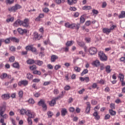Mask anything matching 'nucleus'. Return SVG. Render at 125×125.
Segmentation results:
<instances>
[{
	"label": "nucleus",
	"instance_id": "1",
	"mask_svg": "<svg viewBox=\"0 0 125 125\" xmlns=\"http://www.w3.org/2000/svg\"><path fill=\"white\" fill-rule=\"evenodd\" d=\"M14 27H18L19 26H22L24 28H28L29 27V19H25L23 21L20 19H18L14 23Z\"/></svg>",
	"mask_w": 125,
	"mask_h": 125
},
{
	"label": "nucleus",
	"instance_id": "2",
	"mask_svg": "<svg viewBox=\"0 0 125 125\" xmlns=\"http://www.w3.org/2000/svg\"><path fill=\"white\" fill-rule=\"evenodd\" d=\"M6 109V106L5 105L0 106V116L3 118V119H7L8 118L7 114H5L3 115Z\"/></svg>",
	"mask_w": 125,
	"mask_h": 125
},
{
	"label": "nucleus",
	"instance_id": "3",
	"mask_svg": "<svg viewBox=\"0 0 125 125\" xmlns=\"http://www.w3.org/2000/svg\"><path fill=\"white\" fill-rule=\"evenodd\" d=\"M30 114L29 111H27V115H28V118H27V122L29 125H32L33 122H32V119H34L36 117V114L34 112H32L31 114Z\"/></svg>",
	"mask_w": 125,
	"mask_h": 125
},
{
	"label": "nucleus",
	"instance_id": "4",
	"mask_svg": "<svg viewBox=\"0 0 125 125\" xmlns=\"http://www.w3.org/2000/svg\"><path fill=\"white\" fill-rule=\"evenodd\" d=\"M22 8V6L19 4H16L14 6L9 7L8 8V10L11 12H15L18 9H20Z\"/></svg>",
	"mask_w": 125,
	"mask_h": 125
},
{
	"label": "nucleus",
	"instance_id": "5",
	"mask_svg": "<svg viewBox=\"0 0 125 125\" xmlns=\"http://www.w3.org/2000/svg\"><path fill=\"white\" fill-rule=\"evenodd\" d=\"M98 54L100 59L101 61L105 62V61H107V60H108V58L107 57V56L105 55L103 51H100Z\"/></svg>",
	"mask_w": 125,
	"mask_h": 125
},
{
	"label": "nucleus",
	"instance_id": "6",
	"mask_svg": "<svg viewBox=\"0 0 125 125\" xmlns=\"http://www.w3.org/2000/svg\"><path fill=\"white\" fill-rule=\"evenodd\" d=\"M39 106H42L43 111H46L47 110V107L46 104L44 103V101L42 100H41L38 103Z\"/></svg>",
	"mask_w": 125,
	"mask_h": 125
},
{
	"label": "nucleus",
	"instance_id": "7",
	"mask_svg": "<svg viewBox=\"0 0 125 125\" xmlns=\"http://www.w3.org/2000/svg\"><path fill=\"white\" fill-rule=\"evenodd\" d=\"M25 49L29 51H31L32 52H37V48L34 47L32 45L26 46Z\"/></svg>",
	"mask_w": 125,
	"mask_h": 125
},
{
	"label": "nucleus",
	"instance_id": "8",
	"mask_svg": "<svg viewBox=\"0 0 125 125\" xmlns=\"http://www.w3.org/2000/svg\"><path fill=\"white\" fill-rule=\"evenodd\" d=\"M89 52L91 55H94L97 53V49L94 47H91L89 49Z\"/></svg>",
	"mask_w": 125,
	"mask_h": 125
},
{
	"label": "nucleus",
	"instance_id": "9",
	"mask_svg": "<svg viewBox=\"0 0 125 125\" xmlns=\"http://www.w3.org/2000/svg\"><path fill=\"white\" fill-rule=\"evenodd\" d=\"M80 27H81V24L80 23H78V24L72 23L70 24L69 28L76 29L77 31H78L79 29H80Z\"/></svg>",
	"mask_w": 125,
	"mask_h": 125
},
{
	"label": "nucleus",
	"instance_id": "10",
	"mask_svg": "<svg viewBox=\"0 0 125 125\" xmlns=\"http://www.w3.org/2000/svg\"><path fill=\"white\" fill-rule=\"evenodd\" d=\"M28 112H29V115H30L32 114V113H33V112H31V110H27V111H26V110H25V109H21L20 110V114L21 115H26L27 116H28Z\"/></svg>",
	"mask_w": 125,
	"mask_h": 125
},
{
	"label": "nucleus",
	"instance_id": "11",
	"mask_svg": "<svg viewBox=\"0 0 125 125\" xmlns=\"http://www.w3.org/2000/svg\"><path fill=\"white\" fill-rule=\"evenodd\" d=\"M86 104L87 105V106L85 110V113H86V114H88L90 112L91 105H90V103L89 102L86 103Z\"/></svg>",
	"mask_w": 125,
	"mask_h": 125
},
{
	"label": "nucleus",
	"instance_id": "12",
	"mask_svg": "<svg viewBox=\"0 0 125 125\" xmlns=\"http://www.w3.org/2000/svg\"><path fill=\"white\" fill-rule=\"evenodd\" d=\"M18 32L20 35H24V34H27L28 31L26 29H22L21 28H18Z\"/></svg>",
	"mask_w": 125,
	"mask_h": 125
},
{
	"label": "nucleus",
	"instance_id": "13",
	"mask_svg": "<svg viewBox=\"0 0 125 125\" xmlns=\"http://www.w3.org/2000/svg\"><path fill=\"white\" fill-rule=\"evenodd\" d=\"M18 85L19 86H21V85H24V86H26V85H28V81L22 80V81H20L18 83Z\"/></svg>",
	"mask_w": 125,
	"mask_h": 125
},
{
	"label": "nucleus",
	"instance_id": "14",
	"mask_svg": "<svg viewBox=\"0 0 125 125\" xmlns=\"http://www.w3.org/2000/svg\"><path fill=\"white\" fill-rule=\"evenodd\" d=\"M93 116L96 121H99V120H100V116L98 115V112L97 111L94 112L93 114Z\"/></svg>",
	"mask_w": 125,
	"mask_h": 125
},
{
	"label": "nucleus",
	"instance_id": "15",
	"mask_svg": "<svg viewBox=\"0 0 125 125\" xmlns=\"http://www.w3.org/2000/svg\"><path fill=\"white\" fill-rule=\"evenodd\" d=\"M1 98L3 100H7V99L10 98V96L9 95V94H4L1 95Z\"/></svg>",
	"mask_w": 125,
	"mask_h": 125
},
{
	"label": "nucleus",
	"instance_id": "16",
	"mask_svg": "<svg viewBox=\"0 0 125 125\" xmlns=\"http://www.w3.org/2000/svg\"><path fill=\"white\" fill-rule=\"evenodd\" d=\"M3 42H5V44H9L11 41V37L6 38L5 40L2 39Z\"/></svg>",
	"mask_w": 125,
	"mask_h": 125
},
{
	"label": "nucleus",
	"instance_id": "17",
	"mask_svg": "<svg viewBox=\"0 0 125 125\" xmlns=\"http://www.w3.org/2000/svg\"><path fill=\"white\" fill-rule=\"evenodd\" d=\"M34 36L35 39H36V40H38V41L41 40V39H42V36H41L40 37L39 33H38V32H35L34 33Z\"/></svg>",
	"mask_w": 125,
	"mask_h": 125
},
{
	"label": "nucleus",
	"instance_id": "18",
	"mask_svg": "<svg viewBox=\"0 0 125 125\" xmlns=\"http://www.w3.org/2000/svg\"><path fill=\"white\" fill-rule=\"evenodd\" d=\"M92 65L95 67H98L100 66V62L98 60H96L93 62Z\"/></svg>",
	"mask_w": 125,
	"mask_h": 125
},
{
	"label": "nucleus",
	"instance_id": "19",
	"mask_svg": "<svg viewBox=\"0 0 125 125\" xmlns=\"http://www.w3.org/2000/svg\"><path fill=\"white\" fill-rule=\"evenodd\" d=\"M58 56L55 55H52L51 56V62H55V61L58 59Z\"/></svg>",
	"mask_w": 125,
	"mask_h": 125
},
{
	"label": "nucleus",
	"instance_id": "20",
	"mask_svg": "<svg viewBox=\"0 0 125 125\" xmlns=\"http://www.w3.org/2000/svg\"><path fill=\"white\" fill-rule=\"evenodd\" d=\"M35 64L38 66H42L43 65V62L41 60H35Z\"/></svg>",
	"mask_w": 125,
	"mask_h": 125
},
{
	"label": "nucleus",
	"instance_id": "21",
	"mask_svg": "<svg viewBox=\"0 0 125 125\" xmlns=\"http://www.w3.org/2000/svg\"><path fill=\"white\" fill-rule=\"evenodd\" d=\"M67 113H68V111H67V109L66 108L62 109L61 115L62 116V117H65Z\"/></svg>",
	"mask_w": 125,
	"mask_h": 125
},
{
	"label": "nucleus",
	"instance_id": "22",
	"mask_svg": "<svg viewBox=\"0 0 125 125\" xmlns=\"http://www.w3.org/2000/svg\"><path fill=\"white\" fill-rule=\"evenodd\" d=\"M103 32L104 34H106V35H109L110 33H111V31L109 28H104L103 29Z\"/></svg>",
	"mask_w": 125,
	"mask_h": 125
},
{
	"label": "nucleus",
	"instance_id": "23",
	"mask_svg": "<svg viewBox=\"0 0 125 125\" xmlns=\"http://www.w3.org/2000/svg\"><path fill=\"white\" fill-rule=\"evenodd\" d=\"M105 72L107 74H110V73L112 72V69H111V66L107 65L106 66H105Z\"/></svg>",
	"mask_w": 125,
	"mask_h": 125
},
{
	"label": "nucleus",
	"instance_id": "24",
	"mask_svg": "<svg viewBox=\"0 0 125 125\" xmlns=\"http://www.w3.org/2000/svg\"><path fill=\"white\" fill-rule=\"evenodd\" d=\"M64 96V92L62 91V94L59 95L58 97L56 98H54L53 99H54L56 102L60 98H62Z\"/></svg>",
	"mask_w": 125,
	"mask_h": 125
},
{
	"label": "nucleus",
	"instance_id": "25",
	"mask_svg": "<svg viewBox=\"0 0 125 125\" xmlns=\"http://www.w3.org/2000/svg\"><path fill=\"white\" fill-rule=\"evenodd\" d=\"M36 61L32 60V59H29L26 61L27 64H28L29 65H32L33 64H35V62Z\"/></svg>",
	"mask_w": 125,
	"mask_h": 125
},
{
	"label": "nucleus",
	"instance_id": "26",
	"mask_svg": "<svg viewBox=\"0 0 125 125\" xmlns=\"http://www.w3.org/2000/svg\"><path fill=\"white\" fill-rule=\"evenodd\" d=\"M12 67L15 68L16 69H19L20 68V65H19V63L18 62H15L12 64Z\"/></svg>",
	"mask_w": 125,
	"mask_h": 125
},
{
	"label": "nucleus",
	"instance_id": "27",
	"mask_svg": "<svg viewBox=\"0 0 125 125\" xmlns=\"http://www.w3.org/2000/svg\"><path fill=\"white\" fill-rule=\"evenodd\" d=\"M74 42L73 41H67L65 43V45L68 47L71 46V45H73V44L74 43Z\"/></svg>",
	"mask_w": 125,
	"mask_h": 125
},
{
	"label": "nucleus",
	"instance_id": "28",
	"mask_svg": "<svg viewBox=\"0 0 125 125\" xmlns=\"http://www.w3.org/2000/svg\"><path fill=\"white\" fill-rule=\"evenodd\" d=\"M67 2L69 5H73V4H75L77 3V1H74V0H67Z\"/></svg>",
	"mask_w": 125,
	"mask_h": 125
},
{
	"label": "nucleus",
	"instance_id": "29",
	"mask_svg": "<svg viewBox=\"0 0 125 125\" xmlns=\"http://www.w3.org/2000/svg\"><path fill=\"white\" fill-rule=\"evenodd\" d=\"M11 41L14 42H19L20 40L15 37H11Z\"/></svg>",
	"mask_w": 125,
	"mask_h": 125
},
{
	"label": "nucleus",
	"instance_id": "30",
	"mask_svg": "<svg viewBox=\"0 0 125 125\" xmlns=\"http://www.w3.org/2000/svg\"><path fill=\"white\" fill-rule=\"evenodd\" d=\"M55 2L57 4H61V3H64L65 2V0H55Z\"/></svg>",
	"mask_w": 125,
	"mask_h": 125
},
{
	"label": "nucleus",
	"instance_id": "31",
	"mask_svg": "<svg viewBox=\"0 0 125 125\" xmlns=\"http://www.w3.org/2000/svg\"><path fill=\"white\" fill-rule=\"evenodd\" d=\"M49 104L50 106H51L52 107L54 106L55 104H56V101L54 99H53Z\"/></svg>",
	"mask_w": 125,
	"mask_h": 125
},
{
	"label": "nucleus",
	"instance_id": "32",
	"mask_svg": "<svg viewBox=\"0 0 125 125\" xmlns=\"http://www.w3.org/2000/svg\"><path fill=\"white\" fill-rule=\"evenodd\" d=\"M18 94L20 98H21V99L23 98V94H24V93L23 92V90H21L19 91Z\"/></svg>",
	"mask_w": 125,
	"mask_h": 125
},
{
	"label": "nucleus",
	"instance_id": "33",
	"mask_svg": "<svg viewBox=\"0 0 125 125\" xmlns=\"http://www.w3.org/2000/svg\"><path fill=\"white\" fill-rule=\"evenodd\" d=\"M26 77L28 80H33V78H34V76L31 73H28L26 75Z\"/></svg>",
	"mask_w": 125,
	"mask_h": 125
},
{
	"label": "nucleus",
	"instance_id": "34",
	"mask_svg": "<svg viewBox=\"0 0 125 125\" xmlns=\"http://www.w3.org/2000/svg\"><path fill=\"white\" fill-rule=\"evenodd\" d=\"M109 113L110 114L111 116H116V112L115 111H114L113 109H109Z\"/></svg>",
	"mask_w": 125,
	"mask_h": 125
},
{
	"label": "nucleus",
	"instance_id": "35",
	"mask_svg": "<svg viewBox=\"0 0 125 125\" xmlns=\"http://www.w3.org/2000/svg\"><path fill=\"white\" fill-rule=\"evenodd\" d=\"M88 73V70L87 69H85L83 70V71L81 73V75L82 76H84V75H86Z\"/></svg>",
	"mask_w": 125,
	"mask_h": 125
},
{
	"label": "nucleus",
	"instance_id": "36",
	"mask_svg": "<svg viewBox=\"0 0 125 125\" xmlns=\"http://www.w3.org/2000/svg\"><path fill=\"white\" fill-rule=\"evenodd\" d=\"M119 18H125V11H122L120 15L119 16Z\"/></svg>",
	"mask_w": 125,
	"mask_h": 125
},
{
	"label": "nucleus",
	"instance_id": "37",
	"mask_svg": "<svg viewBox=\"0 0 125 125\" xmlns=\"http://www.w3.org/2000/svg\"><path fill=\"white\" fill-rule=\"evenodd\" d=\"M84 21H85V19H84V17H83V16H82L80 17V23L81 24H83V23H84Z\"/></svg>",
	"mask_w": 125,
	"mask_h": 125
},
{
	"label": "nucleus",
	"instance_id": "38",
	"mask_svg": "<svg viewBox=\"0 0 125 125\" xmlns=\"http://www.w3.org/2000/svg\"><path fill=\"white\" fill-rule=\"evenodd\" d=\"M47 115L48 118H52V116H53L54 114H53V112H52L50 111H49L47 112Z\"/></svg>",
	"mask_w": 125,
	"mask_h": 125
},
{
	"label": "nucleus",
	"instance_id": "39",
	"mask_svg": "<svg viewBox=\"0 0 125 125\" xmlns=\"http://www.w3.org/2000/svg\"><path fill=\"white\" fill-rule=\"evenodd\" d=\"M6 78H7V74L6 73H2L0 77L1 80H4V79H6Z\"/></svg>",
	"mask_w": 125,
	"mask_h": 125
},
{
	"label": "nucleus",
	"instance_id": "40",
	"mask_svg": "<svg viewBox=\"0 0 125 125\" xmlns=\"http://www.w3.org/2000/svg\"><path fill=\"white\" fill-rule=\"evenodd\" d=\"M78 44L79 45V46H81V47H83L84 46V42H77Z\"/></svg>",
	"mask_w": 125,
	"mask_h": 125
},
{
	"label": "nucleus",
	"instance_id": "41",
	"mask_svg": "<svg viewBox=\"0 0 125 125\" xmlns=\"http://www.w3.org/2000/svg\"><path fill=\"white\" fill-rule=\"evenodd\" d=\"M33 73L34 75H39V76H41L42 75V72L39 70H35L33 72Z\"/></svg>",
	"mask_w": 125,
	"mask_h": 125
},
{
	"label": "nucleus",
	"instance_id": "42",
	"mask_svg": "<svg viewBox=\"0 0 125 125\" xmlns=\"http://www.w3.org/2000/svg\"><path fill=\"white\" fill-rule=\"evenodd\" d=\"M83 10H89L91 9V6H84L83 7Z\"/></svg>",
	"mask_w": 125,
	"mask_h": 125
},
{
	"label": "nucleus",
	"instance_id": "43",
	"mask_svg": "<svg viewBox=\"0 0 125 125\" xmlns=\"http://www.w3.org/2000/svg\"><path fill=\"white\" fill-rule=\"evenodd\" d=\"M74 71H75V72H77V73H80V72H81V68L79 67L78 66H75L74 67Z\"/></svg>",
	"mask_w": 125,
	"mask_h": 125
},
{
	"label": "nucleus",
	"instance_id": "44",
	"mask_svg": "<svg viewBox=\"0 0 125 125\" xmlns=\"http://www.w3.org/2000/svg\"><path fill=\"white\" fill-rule=\"evenodd\" d=\"M118 78L120 79V82H121L122 81H124L125 76L123 75V74L120 73V74H119V76Z\"/></svg>",
	"mask_w": 125,
	"mask_h": 125
},
{
	"label": "nucleus",
	"instance_id": "45",
	"mask_svg": "<svg viewBox=\"0 0 125 125\" xmlns=\"http://www.w3.org/2000/svg\"><path fill=\"white\" fill-rule=\"evenodd\" d=\"M30 70H31V71H34V70L37 69V66L36 65H33L32 66H30L29 67Z\"/></svg>",
	"mask_w": 125,
	"mask_h": 125
},
{
	"label": "nucleus",
	"instance_id": "46",
	"mask_svg": "<svg viewBox=\"0 0 125 125\" xmlns=\"http://www.w3.org/2000/svg\"><path fill=\"white\" fill-rule=\"evenodd\" d=\"M6 21L7 23H9V22H13V21H14V18L11 17L9 19H7Z\"/></svg>",
	"mask_w": 125,
	"mask_h": 125
},
{
	"label": "nucleus",
	"instance_id": "47",
	"mask_svg": "<svg viewBox=\"0 0 125 125\" xmlns=\"http://www.w3.org/2000/svg\"><path fill=\"white\" fill-rule=\"evenodd\" d=\"M27 101L29 104H34L35 103V100L32 98L29 99Z\"/></svg>",
	"mask_w": 125,
	"mask_h": 125
},
{
	"label": "nucleus",
	"instance_id": "48",
	"mask_svg": "<svg viewBox=\"0 0 125 125\" xmlns=\"http://www.w3.org/2000/svg\"><path fill=\"white\" fill-rule=\"evenodd\" d=\"M53 92L54 94H55V95H57V94H59V90H58V89H54Z\"/></svg>",
	"mask_w": 125,
	"mask_h": 125
},
{
	"label": "nucleus",
	"instance_id": "49",
	"mask_svg": "<svg viewBox=\"0 0 125 125\" xmlns=\"http://www.w3.org/2000/svg\"><path fill=\"white\" fill-rule=\"evenodd\" d=\"M9 60L10 62H14L15 61V57H14V56H12L9 58Z\"/></svg>",
	"mask_w": 125,
	"mask_h": 125
},
{
	"label": "nucleus",
	"instance_id": "50",
	"mask_svg": "<svg viewBox=\"0 0 125 125\" xmlns=\"http://www.w3.org/2000/svg\"><path fill=\"white\" fill-rule=\"evenodd\" d=\"M6 2L9 4H11L14 2V0H6Z\"/></svg>",
	"mask_w": 125,
	"mask_h": 125
},
{
	"label": "nucleus",
	"instance_id": "51",
	"mask_svg": "<svg viewBox=\"0 0 125 125\" xmlns=\"http://www.w3.org/2000/svg\"><path fill=\"white\" fill-rule=\"evenodd\" d=\"M51 83V82L50 81L45 82L43 83V85L44 86L49 85V84H50Z\"/></svg>",
	"mask_w": 125,
	"mask_h": 125
},
{
	"label": "nucleus",
	"instance_id": "52",
	"mask_svg": "<svg viewBox=\"0 0 125 125\" xmlns=\"http://www.w3.org/2000/svg\"><path fill=\"white\" fill-rule=\"evenodd\" d=\"M79 54H80L81 55H82L83 57H85V53L83 52V51H80L79 52Z\"/></svg>",
	"mask_w": 125,
	"mask_h": 125
},
{
	"label": "nucleus",
	"instance_id": "53",
	"mask_svg": "<svg viewBox=\"0 0 125 125\" xmlns=\"http://www.w3.org/2000/svg\"><path fill=\"white\" fill-rule=\"evenodd\" d=\"M9 49L10 51H11L12 52H14V51H15V50L16 49V48H15V47H14L13 46H11L9 47Z\"/></svg>",
	"mask_w": 125,
	"mask_h": 125
},
{
	"label": "nucleus",
	"instance_id": "54",
	"mask_svg": "<svg viewBox=\"0 0 125 125\" xmlns=\"http://www.w3.org/2000/svg\"><path fill=\"white\" fill-rule=\"evenodd\" d=\"M69 10H70V11H76L77 10V8L75 7H70L69 8Z\"/></svg>",
	"mask_w": 125,
	"mask_h": 125
},
{
	"label": "nucleus",
	"instance_id": "55",
	"mask_svg": "<svg viewBox=\"0 0 125 125\" xmlns=\"http://www.w3.org/2000/svg\"><path fill=\"white\" fill-rule=\"evenodd\" d=\"M60 68H61V65L59 64H57L55 66V70H59V69H60Z\"/></svg>",
	"mask_w": 125,
	"mask_h": 125
},
{
	"label": "nucleus",
	"instance_id": "56",
	"mask_svg": "<svg viewBox=\"0 0 125 125\" xmlns=\"http://www.w3.org/2000/svg\"><path fill=\"white\" fill-rule=\"evenodd\" d=\"M105 69V66H104V64L101 63L100 65V70L101 71H103Z\"/></svg>",
	"mask_w": 125,
	"mask_h": 125
},
{
	"label": "nucleus",
	"instance_id": "57",
	"mask_svg": "<svg viewBox=\"0 0 125 125\" xmlns=\"http://www.w3.org/2000/svg\"><path fill=\"white\" fill-rule=\"evenodd\" d=\"M70 25L71 24L69 22H67L64 24L65 27H66V28H70Z\"/></svg>",
	"mask_w": 125,
	"mask_h": 125
},
{
	"label": "nucleus",
	"instance_id": "58",
	"mask_svg": "<svg viewBox=\"0 0 125 125\" xmlns=\"http://www.w3.org/2000/svg\"><path fill=\"white\" fill-rule=\"evenodd\" d=\"M106 6H107V3L106 2H103L102 7L103 8H105V7H106Z\"/></svg>",
	"mask_w": 125,
	"mask_h": 125
},
{
	"label": "nucleus",
	"instance_id": "59",
	"mask_svg": "<svg viewBox=\"0 0 125 125\" xmlns=\"http://www.w3.org/2000/svg\"><path fill=\"white\" fill-rule=\"evenodd\" d=\"M91 24V21H87L85 22L86 26H90Z\"/></svg>",
	"mask_w": 125,
	"mask_h": 125
},
{
	"label": "nucleus",
	"instance_id": "60",
	"mask_svg": "<svg viewBox=\"0 0 125 125\" xmlns=\"http://www.w3.org/2000/svg\"><path fill=\"white\" fill-rule=\"evenodd\" d=\"M91 104L92 105H96V104H97V101H96V100H92L91 101Z\"/></svg>",
	"mask_w": 125,
	"mask_h": 125
},
{
	"label": "nucleus",
	"instance_id": "61",
	"mask_svg": "<svg viewBox=\"0 0 125 125\" xmlns=\"http://www.w3.org/2000/svg\"><path fill=\"white\" fill-rule=\"evenodd\" d=\"M110 117L111 116L109 114H106L104 116V120H109V119H110Z\"/></svg>",
	"mask_w": 125,
	"mask_h": 125
},
{
	"label": "nucleus",
	"instance_id": "62",
	"mask_svg": "<svg viewBox=\"0 0 125 125\" xmlns=\"http://www.w3.org/2000/svg\"><path fill=\"white\" fill-rule=\"evenodd\" d=\"M110 107L111 108L112 110H113V109H115V104H111L110 105Z\"/></svg>",
	"mask_w": 125,
	"mask_h": 125
},
{
	"label": "nucleus",
	"instance_id": "63",
	"mask_svg": "<svg viewBox=\"0 0 125 125\" xmlns=\"http://www.w3.org/2000/svg\"><path fill=\"white\" fill-rule=\"evenodd\" d=\"M91 87L92 88H96V87H97V84L96 83H94L92 86Z\"/></svg>",
	"mask_w": 125,
	"mask_h": 125
},
{
	"label": "nucleus",
	"instance_id": "64",
	"mask_svg": "<svg viewBox=\"0 0 125 125\" xmlns=\"http://www.w3.org/2000/svg\"><path fill=\"white\" fill-rule=\"evenodd\" d=\"M85 41L86 42H87L88 43L90 42V38H85Z\"/></svg>",
	"mask_w": 125,
	"mask_h": 125
}]
</instances>
